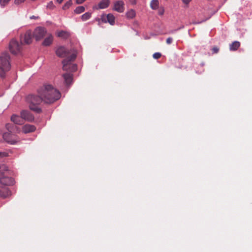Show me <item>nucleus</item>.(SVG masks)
<instances>
[{
	"mask_svg": "<svg viewBox=\"0 0 252 252\" xmlns=\"http://www.w3.org/2000/svg\"><path fill=\"white\" fill-rule=\"evenodd\" d=\"M76 53H73L69 57H67L65 59L63 60L62 62L63 70L70 72H74L76 70L77 68V65L76 64L72 63V62L76 59Z\"/></svg>",
	"mask_w": 252,
	"mask_h": 252,
	"instance_id": "nucleus-3",
	"label": "nucleus"
},
{
	"mask_svg": "<svg viewBox=\"0 0 252 252\" xmlns=\"http://www.w3.org/2000/svg\"><path fill=\"white\" fill-rule=\"evenodd\" d=\"M69 33L64 31H61L57 32V36L63 39H66L69 36Z\"/></svg>",
	"mask_w": 252,
	"mask_h": 252,
	"instance_id": "nucleus-19",
	"label": "nucleus"
},
{
	"mask_svg": "<svg viewBox=\"0 0 252 252\" xmlns=\"http://www.w3.org/2000/svg\"><path fill=\"white\" fill-rule=\"evenodd\" d=\"M14 181L13 178L6 176L0 178V183L4 186H11L14 184Z\"/></svg>",
	"mask_w": 252,
	"mask_h": 252,
	"instance_id": "nucleus-11",
	"label": "nucleus"
},
{
	"mask_svg": "<svg viewBox=\"0 0 252 252\" xmlns=\"http://www.w3.org/2000/svg\"><path fill=\"white\" fill-rule=\"evenodd\" d=\"M172 41L173 39L172 37H168L166 39V43L167 44H170L172 42Z\"/></svg>",
	"mask_w": 252,
	"mask_h": 252,
	"instance_id": "nucleus-30",
	"label": "nucleus"
},
{
	"mask_svg": "<svg viewBox=\"0 0 252 252\" xmlns=\"http://www.w3.org/2000/svg\"><path fill=\"white\" fill-rule=\"evenodd\" d=\"M11 120L15 124L17 125H22L24 124V121L21 116H19L16 115H13L11 117Z\"/></svg>",
	"mask_w": 252,
	"mask_h": 252,
	"instance_id": "nucleus-12",
	"label": "nucleus"
},
{
	"mask_svg": "<svg viewBox=\"0 0 252 252\" xmlns=\"http://www.w3.org/2000/svg\"><path fill=\"white\" fill-rule=\"evenodd\" d=\"M240 46V43L239 41H235L229 45V49L230 51L237 50Z\"/></svg>",
	"mask_w": 252,
	"mask_h": 252,
	"instance_id": "nucleus-18",
	"label": "nucleus"
},
{
	"mask_svg": "<svg viewBox=\"0 0 252 252\" xmlns=\"http://www.w3.org/2000/svg\"><path fill=\"white\" fill-rule=\"evenodd\" d=\"M53 37L51 34H48L42 42V45L44 46H48L51 45L53 42Z\"/></svg>",
	"mask_w": 252,
	"mask_h": 252,
	"instance_id": "nucleus-16",
	"label": "nucleus"
},
{
	"mask_svg": "<svg viewBox=\"0 0 252 252\" xmlns=\"http://www.w3.org/2000/svg\"><path fill=\"white\" fill-rule=\"evenodd\" d=\"M135 15V11L132 9L128 10L126 13V16L128 19H133Z\"/></svg>",
	"mask_w": 252,
	"mask_h": 252,
	"instance_id": "nucleus-20",
	"label": "nucleus"
},
{
	"mask_svg": "<svg viewBox=\"0 0 252 252\" xmlns=\"http://www.w3.org/2000/svg\"><path fill=\"white\" fill-rule=\"evenodd\" d=\"M161 56V54L160 53L157 52L153 54V57L155 59H159Z\"/></svg>",
	"mask_w": 252,
	"mask_h": 252,
	"instance_id": "nucleus-28",
	"label": "nucleus"
},
{
	"mask_svg": "<svg viewBox=\"0 0 252 252\" xmlns=\"http://www.w3.org/2000/svg\"><path fill=\"white\" fill-rule=\"evenodd\" d=\"M8 171V167L4 164L0 166V174H4V172Z\"/></svg>",
	"mask_w": 252,
	"mask_h": 252,
	"instance_id": "nucleus-25",
	"label": "nucleus"
},
{
	"mask_svg": "<svg viewBox=\"0 0 252 252\" xmlns=\"http://www.w3.org/2000/svg\"><path fill=\"white\" fill-rule=\"evenodd\" d=\"M92 15V13L90 12H86L81 16V19L83 21H86L89 19Z\"/></svg>",
	"mask_w": 252,
	"mask_h": 252,
	"instance_id": "nucleus-22",
	"label": "nucleus"
},
{
	"mask_svg": "<svg viewBox=\"0 0 252 252\" xmlns=\"http://www.w3.org/2000/svg\"><path fill=\"white\" fill-rule=\"evenodd\" d=\"M21 116L23 120L27 121L28 122H32L34 120L33 116L28 111L23 110L21 112Z\"/></svg>",
	"mask_w": 252,
	"mask_h": 252,
	"instance_id": "nucleus-9",
	"label": "nucleus"
},
{
	"mask_svg": "<svg viewBox=\"0 0 252 252\" xmlns=\"http://www.w3.org/2000/svg\"><path fill=\"white\" fill-rule=\"evenodd\" d=\"M46 34V29L42 27H38L36 28L33 32V37L36 41H38L42 39Z\"/></svg>",
	"mask_w": 252,
	"mask_h": 252,
	"instance_id": "nucleus-5",
	"label": "nucleus"
},
{
	"mask_svg": "<svg viewBox=\"0 0 252 252\" xmlns=\"http://www.w3.org/2000/svg\"><path fill=\"white\" fill-rule=\"evenodd\" d=\"M10 195V191L7 188L0 189V197L5 198Z\"/></svg>",
	"mask_w": 252,
	"mask_h": 252,
	"instance_id": "nucleus-14",
	"label": "nucleus"
},
{
	"mask_svg": "<svg viewBox=\"0 0 252 252\" xmlns=\"http://www.w3.org/2000/svg\"><path fill=\"white\" fill-rule=\"evenodd\" d=\"M6 154L5 153H0V157H6Z\"/></svg>",
	"mask_w": 252,
	"mask_h": 252,
	"instance_id": "nucleus-37",
	"label": "nucleus"
},
{
	"mask_svg": "<svg viewBox=\"0 0 252 252\" xmlns=\"http://www.w3.org/2000/svg\"><path fill=\"white\" fill-rule=\"evenodd\" d=\"M201 22H196V23H194V24H199V23H201Z\"/></svg>",
	"mask_w": 252,
	"mask_h": 252,
	"instance_id": "nucleus-39",
	"label": "nucleus"
},
{
	"mask_svg": "<svg viewBox=\"0 0 252 252\" xmlns=\"http://www.w3.org/2000/svg\"><path fill=\"white\" fill-rule=\"evenodd\" d=\"M38 18H39L38 16H34V15H32V16H31L30 17V18L31 19H38Z\"/></svg>",
	"mask_w": 252,
	"mask_h": 252,
	"instance_id": "nucleus-36",
	"label": "nucleus"
},
{
	"mask_svg": "<svg viewBox=\"0 0 252 252\" xmlns=\"http://www.w3.org/2000/svg\"><path fill=\"white\" fill-rule=\"evenodd\" d=\"M38 95L30 94L27 97L31 110L39 113L41 109L38 105L43 101L46 103H52L61 97L60 92L51 85L45 84L38 90Z\"/></svg>",
	"mask_w": 252,
	"mask_h": 252,
	"instance_id": "nucleus-1",
	"label": "nucleus"
},
{
	"mask_svg": "<svg viewBox=\"0 0 252 252\" xmlns=\"http://www.w3.org/2000/svg\"><path fill=\"white\" fill-rule=\"evenodd\" d=\"M69 51L63 46L58 47L56 50V55L60 58L69 57Z\"/></svg>",
	"mask_w": 252,
	"mask_h": 252,
	"instance_id": "nucleus-7",
	"label": "nucleus"
},
{
	"mask_svg": "<svg viewBox=\"0 0 252 252\" xmlns=\"http://www.w3.org/2000/svg\"><path fill=\"white\" fill-rule=\"evenodd\" d=\"M102 21L104 23H109L111 25H114L115 22V18L112 14L102 15L101 17Z\"/></svg>",
	"mask_w": 252,
	"mask_h": 252,
	"instance_id": "nucleus-8",
	"label": "nucleus"
},
{
	"mask_svg": "<svg viewBox=\"0 0 252 252\" xmlns=\"http://www.w3.org/2000/svg\"><path fill=\"white\" fill-rule=\"evenodd\" d=\"M47 7L48 8H52L53 7H54V5H53V2L51 1H50L47 5Z\"/></svg>",
	"mask_w": 252,
	"mask_h": 252,
	"instance_id": "nucleus-31",
	"label": "nucleus"
},
{
	"mask_svg": "<svg viewBox=\"0 0 252 252\" xmlns=\"http://www.w3.org/2000/svg\"><path fill=\"white\" fill-rule=\"evenodd\" d=\"M25 1V0H14V3L15 4L18 5L21 3L24 2Z\"/></svg>",
	"mask_w": 252,
	"mask_h": 252,
	"instance_id": "nucleus-29",
	"label": "nucleus"
},
{
	"mask_svg": "<svg viewBox=\"0 0 252 252\" xmlns=\"http://www.w3.org/2000/svg\"><path fill=\"white\" fill-rule=\"evenodd\" d=\"M151 7L153 9H157L158 5V0H152L151 2Z\"/></svg>",
	"mask_w": 252,
	"mask_h": 252,
	"instance_id": "nucleus-23",
	"label": "nucleus"
},
{
	"mask_svg": "<svg viewBox=\"0 0 252 252\" xmlns=\"http://www.w3.org/2000/svg\"><path fill=\"white\" fill-rule=\"evenodd\" d=\"M124 2L122 0L116 1L114 4L113 9L118 12L122 13L125 10Z\"/></svg>",
	"mask_w": 252,
	"mask_h": 252,
	"instance_id": "nucleus-10",
	"label": "nucleus"
},
{
	"mask_svg": "<svg viewBox=\"0 0 252 252\" xmlns=\"http://www.w3.org/2000/svg\"><path fill=\"white\" fill-rule=\"evenodd\" d=\"M110 4L109 0H102L98 4V9H105L108 7Z\"/></svg>",
	"mask_w": 252,
	"mask_h": 252,
	"instance_id": "nucleus-17",
	"label": "nucleus"
},
{
	"mask_svg": "<svg viewBox=\"0 0 252 252\" xmlns=\"http://www.w3.org/2000/svg\"><path fill=\"white\" fill-rule=\"evenodd\" d=\"M212 51L213 53H217L219 51V49L217 47H215L212 49Z\"/></svg>",
	"mask_w": 252,
	"mask_h": 252,
	"instance_id": "nucleus-33",
	"label": "nucleus"
},
{
	"mask_svg": "<svg viewBox=\"0 0 252 252\" xmlns=\"http://www.w3.org/2000/svg\"><path fill=\"white\" fill-rule=\"evenodd\" d=\"M85 8L83 6H80L77 7L74 10V12L76 14H80L84 12Z\"/></svg>",
	"mask_w": 252,
	"mask_h": 252,
	"instance_id": "nucleus-24",
	"label": "nucleus"
},
{
	"mask_svg": "<svg viewBox=\"0 0 252 252\" xmlns=\"http://www.w3.org/2000/svg\"><path fill=\"white\" fill-rule=\"evenodd\" d=\"M63 0H57V2L59 3H61L63 1Z\"/></svg>",
	"mask_w": 252,
	"mask_h": 252,
	"instance_id": "nucleus-38",
	"label": "nucleus"
},
{
	"mask_svg": "<svg viewBox=\"0 0 252 252\" xmlns=\"http://www.w3.org/2000/svg\"><path fill=\"white\" fill-rule=\"evenodd\" d=\"M35 129L36 128L33 125H25L22 127V131L24 133H27L34 131Z\"/></svg>",
	"mask_w": 252,
	"mask_h": 252,
	"instance_id": "nucleus-13",
	"label": "nucleus"
},
{
	"mask_svg": "<svg viewBox=\"0 0 252 252\" xmlns=\"http://www.w3.org/2000/svg\"><path fill=\"white\" fill-rule=\"evenodd\" d=\"M10 0H0V5L2 7H4L7 5Z\"/></svg>",
	"mask_w": 252,
	"mask_h": 252,
	"instance_id": "nucleus-27",
	"label": "nucleus"
},
{
	"mask_svg": "<svg viewBox=\"0 0 252 252\" xmlns=\"http://www.w3.org/2000/svg\"><path fill=\"white\" fill-rule=\"evenodd\" d=\"M190 0H182L183 2L186 4H188Z\"/></svg>",
	"mask_w": 252,
	"mask_h": 252,
	"instance_id": "nucleus-35",
	"label": "nucleus"
},
{
	"mask_svg": "<svg viewBox=\"0 0 252 252\" xmlns=\"http://www.w3.org/2000/svg\"><path fill=\"white\" fill-rule=\"evenodd\" d=\"M33 32L31 30H28L26 32L23 38H21V41H23L24 43L30 44L32 42Z\"/></svg>",
	"mask_w": 252,
	"mask_h": 252,
	"instance_id": "nucleus-6",
	"label": "nucleus"
},
{
	"mask_svg": "<svg viewBox=\"0 0 252 252\" xmlns=\"http://www.w3.org/2000/svg\"><path fill=\"white\" fill-rule=\"evenodd\" d=\"M9 135V133H4L3 134V137L4 139L8 143L11 144H15L16 143V141L14 140H9L8 138V136Z\"/></svg>",
	"mask_w": 252,
	"mask_h": 252,
	"instance_id": "nucleus-21",
	"label": "nucleus"
},
{
	"mask_svg": "<svg viewBox=\"0 0 252 252\" xmlns=\"http://www.w3.org/2000/svg\"><path fill=\"white\" fill-rule=\"evenodd\" d=\"M129 3L132 5H135L136 4L137 0H128Z\"/></svg>",
	"mask_w": 252,
	"mask_h": 252,
	"instance_id": "nucleus-32",
	"label": "nucleus"
},
{
	"mask_svg": "<svg viewBox=\"0 0 252 252\" xmlns=\"http://www.w3.org/2000/svg\"><path fill=\"white\" fill-rule=\"evenodd\" d=\"M10 56L7 53H3L0 56V76L5 77V73L11 68L9 62Z\"/></svg>",
	"mask_w": 252,
	"mask_h": 252,
	"instance_id": "nucleus-2",
	"label": "nucleus"
},
{
	"mask_svg": "<svg viewBox=\"0 0 252 252\" xmlns=\"http://www.w3.org/2000/svg\"><path fill=\"white\" fill-rule=\"evenodd\" d=\"M72 4V2L71 0H69L66 2V3L63 6V10H66L69 8Z\"/></svg>",
	"mask_w": 252,
	"mask_h": 252,
	"instance_id": "nucleus-26",
	"label": "nucleus"
},
{
	"mask_svg": "<svg viewBox=\"0 0 252 252\" xmlns=\"http://www.w3.org/2000/svg\"><path fill=\"white\" fill-rule=\"evenodd\" d=\"M64 82L67 85H70L72 81L73 76L70 73H66L63 75Z\"/></svg>",
	"mask_w": 252,
	"mask_h": 252,
	"instance_id": "nucleus-15",
	"label": "nucleus"
},
{
	"mask_svg": "<svg viewBox=\"0 0 252 252\" xmlns=\"http://www.w3.org/2000/svg\"><path fill=\"white\" fill-rule=\"evenodd\" d=\"M22 43H19L15 39H12L9 43V48L13 54H18L21 52Z\"/></svg>",
	"mask_w": 252,
	"mask_h": 252,
	"instance_id": "nucleus-4",
	"label": "nucleus"
},
{
	"mask_svg": "<svg viewBox=\"0 0 252 252\" xmlns=\"http://www.w3.org/2000/svg\"><path fill=\"white\" fill-rule=\"evenodd\" d=\"M86 0H76V2L77 4H81L84 2Z\"/></svg>",
	"mask_w": 252,
	"mask_h": 252,
	"instance_id": "nucleus-34",
	"label": "nucleus"
}]
</instances>
